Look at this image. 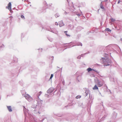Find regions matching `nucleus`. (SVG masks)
Here are the masks:
<instances>
[{"instance_id": "1", "label": "nucleus", "mask_w": 122, "mask_h": 122, "mask_svg": "<svg viewBox=\"0 0 122 122\" xmlns=\"http://www.w3.org/2000/svg\"><path fill=\"white\" fill-rule=\"evenodd\" d=\"M25 98L29 102H30L32 100V98L28 94L25 95Z\"/></svg>"}, {"instance_id": "2", "label": "nucleus", "mask_w": 122, "mask_h": 122, "mask_svg": "<svg viewBox=\"0 0 122 122\" xmlns=\"http://www.w3.org/2000/svg\"><path fill=\"white\" fill-rule=\"evenodd\" d=\"M104 82L103 81H98V82L97 83V85L99 87L102 86L104 84Z\"/></svg>"}, {"instance_id": "3", "label": "nucleus", "mask_w": 122, "mask_h": 122, "mask_svg": "<svg viewBox=\"0 0 122 122\" xmlns=\"http://www.w3.org/2000/svg\"><path fill=\"white\" fill-rule=\"evenodd\" d=\"M6 8L8 9L10 11L11 10V4L10 2L8 5V6L6 7Z\"/></svg>"}, {"instance_id": "4", "label": "nucleus", "mask_w": 122, "mask_h": 122, "mask_svg": "<svg viewBox=\"0 0 122 122\" xmlns=\"http://www.w3.org/2000/svg\"><path fill=\"white\" fill-rule=\"evenodd\" d=\"M7 107L8 109L10 112H11L12 111V110L11 109V107L10 106H7Z\"/></svg>"}, {"instance_id": "5", "label": "nucleus", "mask_w": 122, "mask_h": 122, "mask_svg": "<svg viewBox=\"0 0 122 122\" xmlns=\"http://www.w3.org/2000/svg\"><path fill=\"white\" fill-rule=\"evenodd\" d=\"M64 25L62 21H61L59 22V25L60 27L63 26Z\"/></svg>"}, {"instance_id": "6", "label": "nucleus", "mask_w": 122, "mask_h": 122, "mask_svg": "<svg viewBox=\"0 0 122 122\" xmlns=\"http://www.w3.org/2000/svg\"><path fill=\"white\" fill-rule=\"evenodd\" d=\"M97 85H95L93 88V90H98V88Z\"/></svg>"}, {"instance_id": "7", "label": "nucleus", "mask_w": 122, "mask_h": 122, "mask_svg": "<svg viewBox=\"0 0 122 122\" xmlns=\"http://www.w3.org/2000/svg\"><path fill=\"white\" fill-rule=\"evenodd\" d=\"M87 70L88 72H89L90 71H92V70H93L94 71V70L93 69H92L91 68H88L87 69Z\"/></svg>"}, {"instance_id": "8", "label": "nucleus", "mask_w": 122, "mask_h": 122, "mask_svg": "<svg viewBox=\"0 0 122 122\" xmlns=\"http://www.w3.org/2000/svg\"><path fill=\"white\" fill-rule=\"evenodd\" d=\"M41 92H40L38 94H37V97H39L40 95L41 94Z\"/></svg>"}, {"instance_id": "9", "label": "nucleus", "mask_w": 122, "mask_h": 122, "mask_svg": "<svg viewBox=\"0 0 122 122\" xmlns=\"http://www.w3.org/2000/svg\"><path fill=\"white\" fill-rule=\"evenodd\" d=\"M100 7L102 9H104V7L102 5V4L101 3L100 4Z\"/></svg>"}, {"instance_id": "10", "label": "nucleus", "mask_w": 122, "mask_h": 122, "mask_svg": "<svg viewBox=\"0 0 122 122\" xmlns=\"http://www.w3.org/2000/svg\"><path fill=\"white\" fill-rule=\"evenodd\" d=\"M105 30L108 31H110V32L111 31V30H110L108 28H106L105 29Z\"/></svg>"}, {"instance_id": "11", "label": "nucleus", "mask_w": 122, "mask_h": 122, "mask_svg": "<svg viewBox=\"0 0 122 122\" xmlns=\"http://www.w3.org/2000/svg\"><path fill=\"white\" fill-rule=\"evenodd\" d=\"M67 32V31H65L64 32L66 33V35L67 36H70V35L68 34H67V33H66V32Z\"/></svg>"}, {"instance_id": "12", "label": "nucleus", "mask_w": 122, "mask_h": 122, "mask_svg": "<svg viewBox=\"0 0 122 122\" xmlns=\"http://www.w3.org/2000/svg\"><path fill=\"white\" fill-rule=\"evenodd\" d=\"M111 20L112 22H114L115 21V20L112 18L111 19Z\"/></svg>"}, {"instance_id": "13", "label": "nucleus", "mask_w": 122, "mask_h": 122, "mask_svg": "<svg viewBox=\"0 0 122 122\" xmlns=\"http://www.w3.org/2000/svg\"><path fill=\"white\" fill-rule=\"evenodd\" d=\"M59 15L58 14H56L55 15L56 17L57 18L59 16Z\"/></svg>"}, {"instance_id": "14", "label": "nucleus", "mask_w": 122, "mask_h": 122, "mask_svg": "<svg viewBox=\"0 0 122 122\" xmlns=\"http://www.w3.org/2000/svg\"><path fill=\"white\" fill-rule=\"evenodd\" d=\"M81 97V96H77L76 97V99H78L79 98H80Z\"/></svg>"}, {"instance_id": "15", "label": "nucleus", "mask_w": 122, "mask_h": 122, "mask_svg": "<svg viewBox=\"0 0 122 122\" xmlns=\"http://www.w3.org/2000/svg\"><path fill=\"white\" fill-rule=\"evenodd\" d=\"M53 76V74H51V77L50 78V79H51Z\"/></svg>"}, {"instance_id": "16", "label": "nucleus", "mask_w": 122, "mask_h": 122, "mask_svg": "<svg viewBox=\"0 0 122 122\" xmlns=\"http://www.w3.org/2000/svg\"><path fill=\"white\" fill-rule=\"evenodd\" d=\"M21 17L22 18H24L25 19L23 15H21Z\"/></svg>"}, {"instance_id": "17", "label": "nucleus", "mask_w": 122, "mask_h": 122, "mask_svg": "<svg viewBox=\"0 0 122 122\" xmlns=\"http://www.w3.org/2000/svg\"><path fill=\"white\" fill-rule=\"evenodd\" d=\"M55 25H58V23L57 22H55Z\"/></svg>"}, {"instance_id": "18", "label": "nucleus", "mask_w": 122, "mask_h": 122, "mask_svg": "<svg viewBox=\"0 0 122 122\" xmlns=\"http://www.w3.org/2000/svg\"><path fill=\"white\" fill-rule=\"evenodd\" d=\"M120 3L119 1H118V4H119Z\"/></svg>"}, {"instance_id": "19", "label": "nucleus", "mask_w": 122, "mask_h": 122, "mask_svg": "<svg viewBox=\"0 0 122 122\" xmlns=\"http://www.w3.org/2000/svg\"><path fill=\"white\" fill-rule=\"evenodd\" d=\"M80 45L81 46H82V45L81 44Z\"/></svg>"}, {"instance_id": "20", "label": "nucleus", "mask_w": 122, "mask_h": 122, "mask_svg": "<svg viewBox=\"0 0 122 122\" xmlns=\"http://www.w3.org/2000/svg\"><path fill=\"white\" fill-rule=\"evenodd\" d=\"M121 40L122 41V39H121Z\"/></svg>"}]
</instances>
